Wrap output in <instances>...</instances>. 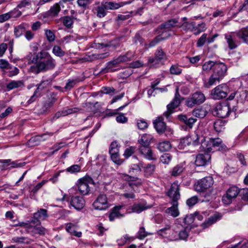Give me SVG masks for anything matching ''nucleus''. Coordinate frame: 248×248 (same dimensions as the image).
I'll list each match as a JSON object with an SVG mask.
<instances>
[{"label": "nucleus", "instance_id": "obj_58", "mask_svg": "<svg viewBox=\"0 0 248 248\" xmlns=\"http://www.w3.org/2000/svg\"><path fill=\"white\" fill-rule=\"evenodd\" d=\"M165 39L161 35H158L155 37L153 40H151L149 44V47H154L160 41Z\"/></svg>", "mask_w": 248, "mask_h": 248}, {"label": "nucleus", "instance_id": "obj_23", "mask_svg": "<svg viewBox=\"0 0 248 248\" xmlns=\"http://www.w3.org/2000/svg\"><path fill=\"white\" fill-rule=\"evenodd\" d=\"M220 64H225L223 62L211 60L205 62L202 65V72L208 73L211 70H212L213 72L217 68V66L220 65Z\"/></svg>", "mask_w": 248, "mask_h": 248}, {"label": "nucleus", "instance_id": "obj_14", "mask_svg": "<svg viewBox=\"0 0 248 248\" xmlns=\"http://www.w3.org/2000/svg\"><path fill=\"white\" fill-rule=\"evenodd\" d=\"M62 200V201L67 200L69 201L70 205L77 210H80L83 209L85 205L84 199L79 196H73L68 200H66L65 195H64L63 196Z\"/></svg>", "mask_w": 248, "mask_h": 248}, {"label": "nucleus", "instance_id": "obj_13", "mask_svg": "<svg viewBox=\"0 0 248 248\" xmlns=\"http://www.w3.org/2000/svg\"><path fill=\"white\" fill-rule=\"evenodd\" d=\"M213 183L214 180L212 177H205L195 185V189L197 191L202 192L211 187Z\"/></svg>", "mask_w": 248, "mask_h": 248}, {"label": "nucleus", "instance_id": "obj_62", "mask_svg": "<svg viewBox=\"0 0 248 248\" xmlns=\"http://www.w3.org/2000/svg\"><path fill=\"white\" fill-rule=\"evenodd\" d=\"M135 151V148L134 147H129L125 150L124 155L125 158H128L134 153Z\"/></svg>", "mask_w": 248, "mask_h": 248}, {"label": "nucleus", "instance_id": "obj_1", "mask_svg": "<svg viewBox=\"0 0 248 248\" xmlns=\"http://www.w3.org/2000/svg\"><path fill=\"white\" fill-rule=\"evenodd\" d=\"M31 62L33 64L30 67L29 71L36 75L51 70L56 66L55 60L48 52L44 50L36 53Z\"/></svg>", "mask_w": 248, "mask_h": 248}, {"label": "nucleus", "instance_id": "obj_16", "mask_svg": "<svg viewBox=\"0 0 248 248\" xmlns=\"http://www.w3.org/2000/svg\"><path fill=\"white\" fill-rule=\"evenodd\" d=\"M180 97V95L178 92V89L177 88L176 89L174 98L172 101L167 105V110L163 114L166 118H168L173 112V109L179 106L181 103Z\"/></svg>", "mask_w": 248, "mask_h": 248}, {"label": "nucleus", "instance_id": "obj_8", "mask_svg": "<svg viewBox=\"0 0 248 248\" xmlns=\"http://www.w3.org/2000/svg\"><path fill=\"white\" fill-rule=\"evenodd\" d=\"M227 92L228 87L226 84H220L211 91V96L214 99L220 100L227 97Z\"/></svg>", "mask_w": 248, "mask_h": 248}, {"label": "nucleus", "instance_id": "obj_63", "mask_svg": "<svg viewBox=\"0 0 248 248\" xmlns=\"http://www.w3.org/2000/svg\"><path fill=\"white\" fill-rule=\"evenodd\" d=\"M46 36L47 38V40L52 42L54 41L55 38V36L54 33L50 30H46L45 32Z\"/></svg>", "mask_w": 248, "mask_h": 248}, {"label": "nucleus", "instance_id": "obj_4", "mask_svg": "<svg viewBox=\"0 0 248 248\" xmlns=\"http://www.w3.org/2000/svg\"><path fill=\"white\" fill-rule=\"evenodd\" d=\"M124 5L123 2L116 3L112 1L106 2L94 9V13L99 18H102L107 15V10H115Z\"/></svg>", "mask_w": 248, "mask_h": 248}, {"label": "nucleus", "instance_id": "obj_15", "mask_svg": "<svg viewBox=\"0 0 248 248\" xmlns=\"http://www.w3.org/2000/svg\"><path fill=\"white\" fill-rule=\"evenodd\" d=\"M93 206L94 209L98 210H104L108 208L109 205L106 195H99L93 202Z\"/></svg>", "mask_w": 248, "mask_h": 248}, {"label": "nucleus", "instance_id": "obj_3", "mask_svg": "<svg viewBox=\"0 0 248 248\" xmlns=\"http://www.w3.org/2000/svg\"><path fill=\"white\" fill-rule=\"evenodd\" d=\"M132 57L133 54L130 52H127L124 55H120L108 62L103 71L105 73L115 72L118 69L116 67L120 63L130 61Z\"/></svg>", "mask_w": 248, "mask_h": 248}, {"label": "nucleus", "instance_id": "obj_26", "mask_svg": "<svg viewBox=\"0 0 248 248\" xmlns=\"http://www.w3.org/2000/svg\"><path fill=\"white\" fill-rule=\"evenodd\" d=\"M210 159V156L207 154L205 155L199 154L196 157L195 164L197 166H205Z\"/></svg>", "mask_w": 248, "mask_h": 248}, {"label": "nucleus", "instance_id": "obj_28", "mask_svg": "<svg viewBox=\"0 0 248 248\" xmlns=\"http://www.w3.org/2000/svg\"><path fill=\"white\" fill-rule=\"evenodd\" d=\"M61 11V7L59 3H55L47 11L45 15L48 17H54L58 16V14Z\"/></svg>", "mask_w": 248, "mask_h": 248}, {"label": "nucleus", "instance_id": "obj_53", "mask_svg": "<svg viewBox=\"0 0 248 248\" xmlns=\"http://www.w3.org/2000/svg\"><path fill=\"white\" fill-rule=\"evenodd\" d=\"M8 75L9 77H13L17 75L19 73V69L15 66H12L10 64L7 69Z\"/></svg>", "mask_w": 248, "mask_h": 248}, {"label": "nucleus", "instance_id": "obj_55", "mask_svg": "<svg viewBox=\"0 0 248 248\" xmlns=\"http://www.w3.org/2000/svg\"><path fill=\"white\" fill-rule=\"evenodd\" d=\"M109 55L108 52L102 53H95L92 55L93 60L104 59L107 58Z\"/></svg>", "mask_w": 248, "mask_h": 248}, {"label": "nucleus", "instance_id": "obj_20", "mask_svg": "<svg viewBox=\"0 0 248 248\" xmlns=\"http://www.w3.org/2000/svg\"><path fill=\"white\" fill-rule=\"evenodd\" d=\"M0 168L2 170H10L13 168H19L25 165V162L18 163L17 161H12L11 159H0Z\"/></svg>", "mask_w": 248, "mask_h": 248}, {"label": "nucleus", "instance_id": "obj_54", "mask_svg": "<svg viewBox=\"0 0 248 248\" xmlns=\"http://www.w3.org/2000/svg\"><path fill=\"white\" fill-rule=\"evenodd\" d=\"M170 74L172 75H180L182 73V69L177 65H172L170 69Z\"/></svg>", "mask_w": 248, "mask_h": 248}, {"label": "nucleus", "instance_id": "obj_48", "mask_svg": "<svg viewBox=\"0 0 248 248\" xmlns=\"http://www.w3.org/2000/svg\"><path fill=\"white\" fill-rule=\"evenodd\" d=\"M23 85V83L21 81L13 80L7 85L6 88L8 91H10L14 89L21 87Z\"/></svg>", "mask_w": 248, "mask_h": 248}, {"label": "nucleus", "instance_id": "obj_40", "mask_svg": "<svg viewBox=\"0 0 248 248\" xmlns=\"http://www.w3.org/2000/svg\"><path fill=\"white\" fill-rule=\"evenodd\" d=\"M50 81L49 80H45L41 82L40 84L36 85L37 88L35 91L36 93H38L40 95L41 92L46 88L50 84Z\"/></svg>", "mask_w": 248, "mask_h": 248}, {"label": "nucleus", "instance_id": "obj_18", "mask_svg": "<svg viewBox=\"0 0 248 248\" xmlns=\"http://www.w3.org/2000/svg\"><path fill=\"white\" fill-rule=\"evenodd\" d=\"M230 111V106L227 103L217 104L215 110L217 115L222 118L228 116Z\"/></svg>", "mask_w": 248, "mask_h": 248}, {"label": "nucleus", "instance_id": "obj_2", "mask_svg": "<svg viewBox=\"0 0 248 248\" xmlns=\"http://www.w3.org/2000/svg\"><path fill=\"white\" fill-rule=\"evenodd\" d=\"M227 71L226 64H220L211 75L207 81L204 82V86L209 88L211 86L219 83L225 77Z\"/></svg>", "mask_w": 248, "mask_h": 248}, {"label": "nucleus", "instance_id": "obj_9", "mask_svg": "<svg viewBox=\"0 0 248 248\" xmlns=\"http://www.w3.org/2000/svg\"><path fill=\"white\" fill-rule=\"evenodd\" d=\"M167 59L166 53L161 47H158L155 53L154 57H150L148 62L153 66H157L158 64H162V62L165 61Z\"/></svg>", "mask_w": 248, "mask_h": 248}, {"label": "nucleus", "instance_id": "obj_11", "mask_svg": "<svg viewBox=\"0 0 248 248\" xmlns=\"http://www.w3.org/2000/svg\"><path fill=\"white\" fill-rule=\"evenodd\" d=\"M199 138L198 140L197 145L201 143V150L206 153L212 152L213 150V145L211 138H206L202 136L200 130L198 129Z\"/></svg>", "mask_w": 248, "mask_h": 248}, {"label": "nucleus", "instance_id": "obj_39", "mask_svg": "<svg viewBox=\"0 0 248 248\" xmlns=\"http://www.w3.org/2000/svg\"><path fill=\"white\" fill-rule=\"evenodd\" d=\"M194 26H195V22L185 21L181 25H178V27L181 28L185 31L192 32Z\"/></svg>", "mask_w": 248, "mask_h": 248}, {"label": "nucleus", "instance_id": "obj_64", "mask_svg": "<svg viewBox=\"0 0 248 248\" xmlns=\"http://www.w3.org/2000/svg\"><path fill=\"white\" fill-rule=\"evenodd\" d=\"M198 201V198L197 196H193L191 197L190 198L188 199L186 201V204L187 205L191 207L195 205Z\"/></svg>", "mask_w": 248, "mask_h": 248}, {"label": "nucleus", "instance_id": "obj_22", "mask_svg": "<svg viewBox=\"0 0 248 248\" xmlns=\"http://www.w3.org/2000/svg\"><path fill=\"white\" fill-rule=\"evenodd\" d=\"M53 133H45L41 135H37L31 138L28 144L29 146H34L38 145L41 141L47 140L48 137L52 136Z\"/></svg>", "mask_w": 248, "mask_h": 248}, {"label": "nucleus", "instance_id": "obj_31", "mask_svg": "<svg viewBox=\"0 0 248 248\" xmlns=\"http://www.w3.org/2000/svg\"><path fill=\"white\" fill-rule=\"evenodd\" d=\"M178 23V21L176 19H172L161 24L160 27L161 29L165 31H170L174 27L177 26Z\"/></svg>", "mask_w": 248, "mask_h": 248}, {"label": "nucleus", "instance_id": "obj_35", "mask_svg": "<svg viewBox=\"0 0 248 248\" xmlns=\"http://www.w3.org/2000/svg\"><path fill=\"white\" fill-rule=\"evenodd\" d=\"M153 137L150 134H144L141 138L138 140L140 146H149Z\"/></svg>", "mask_w": 248, "mask_h": 248}, {"label": "nucleus", "instance_id": "obj_17", "mask_svg": "<svg viewBox=\"0 0 248 248\" xmlns=\"http://www.w3.org/2000/svg\"><path fill=\"white\" fill-rule=\"evenodd\" d=\"M48 217L47 211L45 209L40 208L33 214V217L30 221L33 224H41V221L46 220Z\"/></svg>", "mask_w": 248, "mask_h": 248}, {"label": "nucleus", "instance_id": "obj_34", "mask_svg": "<svg viewBox=\"0 0 248 248\" xmlns=\"http://www.w3.org/2000/svg\"><path fill=\"white\" fill-rule=\"evenodd\" d=\"M178 117L180 121L184 122L189 128H192L197 121L196 119L192 117L188 118L186 115H179Z\"/></svg>", "mask_w": 248, "mask_h": 248}, {"label": "nucleus", "instance_id": "obj_7", "mask_svg": "<svg viewBox=\"0 0 248 248\" xmlns=\"http://www.w3.org/2000/svg\"><path fill=\"white\" fill-rule=\"evenodd\" d=\"M205 100V97L204 94L201 92H197L187 98L186 105L189 108H192L196 105H200L203 103Z\"/></svg>", "mask_w": 248, "mask_h": 248}, {"label": "nucleus", "instance_id": "obj_45", "mask_svg": "<svg viewBox=\"0 0 248 248\" xmlns=\"http://www.w3.org/2000/svg\"><path fill=\"white\" fill-rule=\"evenodd\" d=\"M184 170V167L182 164H179L175 166L171 171V175L173 176L179 175Z\"/></svg>", "mask_w": 248, "mask_h": 248}, {"label": "nucleus", "instance_id": "obj_44", "mask_svg": "<svg viewBox=\"0 0 248 248\" xmlns=\"http://www.w3.org/2000/svg\"><path fill=\"white\" fill-rule=\"evenodd\" d=\"M76 19V17H71L70 16H65L62 18L63 24L67 28H71L73 24V19Z\"/></svg>", "mask_w": 248, "mask_h": 248}, {"label": "nucleus", "instance_id": "obj_36", "mask_svg": "<svg viewBox=\"0 0 248 248\" xmlns=\"http://www.w3.org/2000/svg\"><path fill=\"white\" fill-rule=\"evenodd\" d=\"M171 144L169 141L165 140L158 144L157 148L161 152H167L170 149Z\"/></svg>", "mask_w": 248, "mask_h": 248}, {"label": "nucleus", "instance_id": "obj_61", "mask_svg": "<svg viewBox=\"0 0 248 248\" xmlns=\"http://www.w3.org/2000/svg\"><path fill=\"white\" fill-rule=\"evenodd\" d=\"M80 110L79 108H66L63 110V116H66L69 114H73L74 113H76Z\"/></svg>", "mask_w": 248, "mask_h": 248}, {"label": "nucleus", "instance_id": "obj_27", "mask_svg": "<svg viewBox=\"0 0 248 248\" xmlns=\"http://www.w3.org/2000/svg\"><path fill=\"white\" fill-rule=\"evenodd\" d=\"M221 217V216L220 214L217 213L215 214L202 223V226L204 229L208 228L216 223L218 220H219Z\"/></svg>", "mask_w": 248, "mask_h": 248}, {"label": "nucleus", "instance_id": "obj_19", "mask_svg": "<svg viewBox=\"0 0 248 248\" xmlns=\"http://www.w3.org/2000/svg\"><path fill=\"white\" fill-rule=\"evenodd\" d=\"M179 186L177 183L172 184L170 189L167 193L168 196L171 199L173 204L176 205L178 200L180 199V194L179 192Z\"/></svg>", "mask_w": 248, "mask_h": 248}, {"label": "nucleus", "instance_id": "obj_33", "mask_svg": "<svg viewBox=\"0 0 248 248\" xmlns=\"http://www.w3.org/2000/svg\"><path fill=\"white\" fill-rule=\"evenodd\" d=\"M213 147H217L218 150L221 151H226L227 150L226 146L223 143L222 140L219 138H211Z\"/></svg>", "mask_w": 248, "mask_h": 248}, {"label": "nucleus", "instance_id": "obj_57", "mask_svg": "<svg viewBox=\"0 0 248 248\" xmlns=\"http://www.w3.org/2000/svg\"><path fill=\"white\" fill-rule=\"evenodd\" d=\"M92 2V0H78L77 3L80 7L86 9L88 8L89 5Z\"/></svg>", "mask_w": 248, "mask_h": 248}, {"label": "nucleus", "instance_id": "obj_38", "mask_svg": "<svg viewBox=\"0 0 248 248\" xmlns=\"http://www.w3.org/2000/svg\"><path fill=\"white\" fill-rule=\"evenodd\" d=\"M205 24L202 22L200 24L196 25L195 22V26H194V29L192 30V32L196 35L199 34L202 32L205 31Z\"/></svg>", "mask_w": 248, "mask_h": 248}, {"label": "nucleus", "instance_id": "obj_60", "mask_svg": "<svg viewBox=\"0 0 248 248\" xmlns=\"http://www.w3.org/2000/svg\"><path fill=\"white\" fill-rule=\"evenodd\" d=\"M207 34L203 33L198 39L197 42V46L198 47H202L205 44L207 40Z\"/></svg>", "mask_w": 248, "mask_h": 248}, {"label": "nucleus", "instance_id": "obj_30", "mask_svg": "<svg viewBox=\"0 0 248 248\" xmlns=\"http://www.w3.org/2000/svg\"><path fill=\"white\" fill-rule=\"evenodd\" d=\"M235 33L244 43L248 44V26L242 28Z\"/></svg>", "mask_w": 248, "mask_h": 248}, {"label": "nucleus", "instance_id": "obj_24", "mask_svg": "<svg viewBox=\"0 0 248 248\" xmlns=\"http://www.w3.org/2000/svg\"><path fill=\"white\" fill-rule=\"evenodd\" d=\"M139 151L145 158L149 160H155L156 159L149 146H140Z\"/></svg>", "mask_w": 248, "mask_h": 248}, {"label": "nucleus", "instance_id": "obj_43", "mask_svg": "<svg viewBox=\"0 0 248 248\" xmlns=\"http://www.w3.org/2000/svg\"><path fill=\"white\" fill-rule=\"evenodd\" d=\"M207 111L203 108H199L193 110V115L198 118H204L207 114Z\"/></svg>", "mask_w": 248, "mask_h": 248}, {"label": "nucleus", "instance_id": "obj_41", "mask_svg": "<svg viewBox=\"0 0 248 248\" xmlns=\"http://www.w3.org/2000/svg\"><path fill=\"white\" fill-rule=\"evenodd\" d=\"M26 30V25L24 24H20L15 28L14 33L16 37L21 36Z\"/></svg>", "mask_w": 248, "mask_h": 248}, {"label": "nucleus", "instance_id": "obj_50", "mask_svg": "<svg viewBox=\"0 0 248 248\" xmlns=\"http://www.w3.org/2000/svg\"><path fill=\"white\" fill-rule=\"evenodd\" d=\"M187 226L185 227V228L179 231L178 233V236H179V240H186L188 236V232H187Z\"/></svg>", "mask_w": 248, "mask_h": 248}, {"label": "nucleus", "instance_id": "obj_52", "mask_svg": "<svg viewBox=\"0 0 248 248\" xmlns=\"http://www.w3.org/2000/svg\"><path fill=\"white\" fill-rule=\"evenodd\" d=\"M195 217L194 214L186 215L183 219V222L185 225L189 226L194 222Z\"/></svg>", "mask_w": 248, "mask_h": 248}, {"label": "nucleus", "instance_id": "obj_5", "mask_svg": "<svg viewBox=\"0 0 248 248\" xmlns=\"http://www.w3.org/2000/svg\"><path fill=\"white\" fill-rule=\"evenodd\" d=\"M19 225L23 227L27 232L32 236L36 234L44 235L47 232V230L39 224H33L31 221L21 222Z\"/></svg>", "mask_w": 248, "mask_h": 248}, {"label": "nucleus", "instance_id": "obj_51", "mask_svg": "<svg viewBox=\"0 0 248 248\" xmlns=\"http://www.w3.org/2000/svg\"><path fill=\"white\" fill-rule=\"evenodd\" d=\"M128 185L129 187L132 188V190L130 192H125L123 195L126 199H134L135 197L134 190H133V186L135 184L132 183H129Z\"/></svg>", "mask_w": 248, "mask_h": 248}, {"label": "nucleus", "instance_id": "obj_10", "mask_svg": "<svg viewBox=\"0 0 248 248\" xmlns=\"http://www.w3.org/2000/svg\"><path fill=\"white\" fill-rule=\"evenodd\" d=\"M241 192L240 189L236 186H231L226 191V194L222 197V202L225 204H230L232 200L236 198Z\"/></svg>", "mask_w": 248, "mask_h": 248}, {"label": "nucleus", "instance_id": "obj_37", "mask_svg": "<svg viewBox=\"0 0 248 248\" xmlns=\"http://www.w3.org/2000/svg\"><path fill=\"white\" fill-rule=\"evenodd\" d=\"M172 206L169 207L166 209V213L170 215L173 217H176L179 215V211L178 209V202H177V204L174 205L173 204V202H171Z\"/></svg>", "mask_w": 248, "mask_h": 248}, {"label": "nucleus", "instance_id": "obj_49", "mask_svg": "<svg viewBox=\"0 0 248 248\" xmlns=\"http://www.w3.org/2000/svg\"><path fill=\"white\" fill-rule=\"evenodd\" d=\"M52 53L57 57H62L65 55V52L58 46H54L52 49Z\"/></svg>", "mask_w": 248, "mask_h": 248}, {"label": "nucleus", "instance_id": "obj_21", "mask_svg": "<svg viewBox=\"0 0 248 248\" xmlns=\"http://www.w3.org/2000/svg\"><path fill=\"white\" fill-rule=\"evenodd\" d=\"M236 37V34L235 35L234 33L225 34V39L229 48L231 50L236 48L239 45Z\"/></svg>", "mask_w": 248, "mask_h": 248}, {"label": "nucleus", "instance_id": "obj_56", "mask_svg": "<svg viewBox=\"0 0 248 248\" xmlns=\"http://www.w3.org/2000/svg\"><path fill=\"white\" fill-rule=\"evenodd\" d=\"M132 73L133 71L132 69L131 68H128L120 73L119 76L121 78H126L132 75Z\"/></svg>", "mask_w": 248, "mask_h": 248}, {"label": "nucleus", "instance_id": "obj_42", "mask_svg": "<svg viewBox=\"0 0 248 248\" xmlns=\"http://www.w3.org/2000/svg\"><path fill=\"white\" fill-rule=\"evenodd\" d=\"M225 122L222 120L218 119L214 123L215 130L217 132H221L225 128Z\"/></svg>", "mask_w": 248, "mask_h": 248}, {"label": "nucleus", "instance_id": "obj_46", "mask_svg": "<svg viewBox=\"0 0 248 248\" xmlns=\"http://www.w3.org/2000/svg\"><path fill=\"white\" fill-rule=\"evenodd\" d=\"M153 233L146 231L145 228L141 226L138 232V237L140 239H143L148 235H152Z\"/></svg>", "mask_w": 248, "mask_h": 248}, {"label": "nucleus", "instance_id": "obj_29", "mask_svg": "<svg viewBox=\"0 0 248 248\" xmlns=\"http://www.w3.org/2000/svg\"><path fill=\"white\" fill-rule=\"evenodd\" d=\"M154 127L158 133H162L166 129L165 123L163 121V118L158 117L154 122Z\"/></svg>", "mask_w": 248, "mask_h": 248}, {"label": "nucleus", "instance_id": "obj_12", "mask_svg": "<svg viewBox=\"0 0 248 248\" xmlns=\"http://www.w3.org/2000/svg\"><path fill=\"white\" fill-rule=\"evenodd\" d=\"M198 130H196L194 134L189 137H186L181 139L178 146L179 149H184L186 147L188 146L191 142L194 145H197L198 140L199 138Z\"/></svg>", "mask_w": 248, "mask_h": 248}, {"label": "nucleus", "instance_id": "obj_32", "mask_svg": "<svg viewBox=\"0 0 248 248\" xmlns=\"http://www.w3.org/2000/svg\"><path fill=\"white\" fill-rule=\"evenodd\" d=\"M149 208V206L147 205L146 202H139L135 203L131 207V210L133 212L137 213H140L144 210H145Z\"/></svg>", "mask_w": 248, "mask_h": 248}, {"label": "nucleus", "instance_id": "obj_59", "mask_svg": "<svg viewBox=\"0 0 248 248\" xmlns=\"http://www.w3.org/2000/svg\"><path fill=\"white\" fill-rule=\"evenodd\" d=\"M171 159L172 156L170 154H165L160 157L161 162L165 164H168Z\"/></svg>", "mask_w": 248, "mask_h": 248}, {"label": "nucleus", "instance_id": "obj_25", "mask_svg": "<svg viewBox=\"0 0 248 248\" xmlns=\"http://www.w3.org/2000/svg\"><path fill=\"white\" fill-rule=\"evenodd\" d=\"M123 205H118L114 207L109 214V219L110 221H113L115 218L123 217L124 214L121 212L123 208Z\"/></svg>", "mask_w": 248, "mask_h": 248}, {"label": "nucleus", "instance_id": "obj_6", "mask_svg": "<svg viewBox=\"0 0 248 248\" xmlns=\"http://www.w3.org/2000/svg\"><path fill=\"white\" fill-rule=\"evenodd\" d=\"M93 179L89 176L86 175L77 181L76 186L79 193L83 196L88 195L91 191L90 185H94Z\"/></svg>", "mask_w": 248, "mask_h": 248}, {"label": "nucleus", "instance_id": "obj_47", "mask_svg": "<svg viewBox=\"0 0 248 248\" xmlns=\"http://www.w3.org/2000/svg\"><path fill=\"white\" fill-rule=\"evenodd\" d=\"M155 165L153 164H148L146 166L143 167L144 172L147 176H151L155 171Z\"/></svg>", "mask_w": 248, "mask_h": 248}]
</instances>
